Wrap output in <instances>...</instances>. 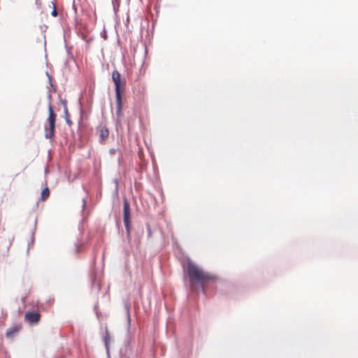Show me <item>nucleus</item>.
Returning <instances> with one entry per match:
<instances>
[{
    "mask_svg": "<svg viewBox=\"0 0 358 358\" xmlns=\"http://www.w3.org/2000/svg\"><path fill=\"white\" fill-rule=\"evenodd\" d=\"M82 201H83L82 208H83V210L86 206L87 199H86V198H83Z\"/></svg>",
    "mask_w": 358,
    "mask_h": 358,
    "instance_id": "20",
    "label": "nucleus"
},
{
    "mask_svg": "<svg viewBox=\"0 0 358 358\" xmlns=\"http://www.w3.org/2000/svg\"><path fill=\"white\" fill-rule=\"evenodd\" d=\"M134 231H135V237H136L135 241L137 242L138 244H139L140 238H141V237H142L143 236V234H144L143 225L140 224H138L136 227H135Z\"/></svg>",
    "mask_w": 358,
    "mask_h": 358,
    "instance_id": "7",
    "label": "nucleus"
},
{
    "mask_svg": "<svg viewBox=\"0 0 358 358\" xmlns=\"http://www.w3.org/2000/svg\"><path fill=\"white\" fill-rule=\"evenodd\" d=\"M48 98L49 99V102H50V99H51V94L50 93L48 94Z\"/></svg>",
    "mask_w": 358,
    "mask_h": 358,
    "instance_id": "23",
    "label": "nucleus"
},
{
    "mask_svg": "<svg viewBox=\"0 0 358 358\" xmlns=\"http://www.w3.org/2000/svg\"><path fill=\"white\" fill-rule=\"evenodd\" d=\"M146 227H147V230H148V236L150 237L151 236V234H152V231H151V229H150V227L148 224H146Z\"/></svg>",
    "mask_w": 358,
    "mask_h": 358,
    "instance_id": "19",
    "label": "nucleus"
},
{
    "mask_svg": "<svg viewBox=\"0 0 358 358\" xmlns=\"http://www.w3.org/2000/svg\"><path fill=\"white\" fill-rule=\"evenodd\" d=\"M65 120L68 125L71 126L72 124V121L69 119V114L68 113V116L65 115Z\"/></svg>",
    "mask_w": 358,
    "mask_h": 358,
    "instance_id": "17",
    "label": "nucleus"
},
{
    "mask_svg": "<svg viewBox=\"0 0 358 358\" xmlns=\"http://www.w3.org/2000/svg\"><path fill=\"white\" fill-rule=\"evenodd\" d=\"M112 80L115 85V101H116V115L117 117L122 115V100L123 94V87L125 85V80L121 79V74L117 69L112 72Z\"/></svg>",
    "mask_w": 358,
    "mask_h": 358,
    "instance_id": "2",
    "label": "nucleus"
},
{
    "mask_svg": "<svg viewBox=\"0 0 358 358\" xmlns=\"http://www.w3.org/2000/svg\"><path fill=\"white\" fill-rule=\"evenodd\" d=\"M110 340V336L109 332L106 329V335L103 337V342H104V345H105V348H106V354H107L108 358H110V348H109Z\"/></svg>",
    "mask_w": 358,
    "mask_h": 358,
    "instance_id": "8",
    "label": "nucleus"
},
{
    "mask_svg": "<svg viewBox=\"0 0 358 358\" xmlns=\"http://www.w3.org/2000/svg\"><path fill=\"white\" fill-rule=\"evenodd\" d=\"M187 271L189 281L197 284L203 294H206L205 284L209 281H215L217 279L214 275L203 273L190 260L187 262Z\"/></svg>",
    "mask_w": 358,
    "mask_h": 358,
    "instance_id": "1",
    "label": "nucleus"
},
{
    "mask_svg": "<svg viewBox=\"0 0 358 358\" xmlns=\"http://www.w3.org/2000/svg\"><path fill=\"white\" fill-rule=\"evenodd\" d=\"M123 222L125 227L127 238L129 241L131 240V209L128 200L126 198L123 199Z\"/></svg>",
    "mask_w": 358,
    "mask_h": 358,
    "instance_id": "4",
    "label": "nucleus"
},
{
    "mask_svg": "<svg viewBox=\"0 0 358 358\" xmlns=\"http://www.w3.org/2000/svg\"><path fill=\"white\" fill-rule=\"evenodd\" d=\"M114 181H115V182L116 184L115 190L117 191L118 190V182H117V180L115 179Z\"/></svg>",
    "mask_w": 358,
    "mask_h": 358,
    "instance_id": "22",
    "label": "nucleus"
},
{
    "mask_svg": "<svg viewBox=\"0 0 358 358\" xmlns=\"http://www.w3.org/2000/svg\"><path fill=\"white\" fill-rule=\"evenodd\" d=\"M93 279L94 280H93L92 285V289L96 293H98L99 292V290L101 289V285H100L99 282L96 280V277H94Z\"/></svg>",
    "mask_w": 358,
    "mask_h": 358,
    "instance_id": "12",
    "label": "nucleus"
},
{
    "mask_svg": "<svg viewBox=\"0 0 358 358\" xmlns=\"http://www.w3.org/2000/svg\"><path fill=\"white\" fill-rule=\"evenodd\" d=\"M47 76L48 77L49 83L51 87H53L52 76L49 74L48 72L46 73Z\"/></svg>",
    "mask_w": 358,
    "mask_h": 358,
    "instance_id": "18",
    "label": "nucleus"
},
{
    "mask_svg": "<svg viewBox=\"0 0 358 358\" xmlns=\"http://www.w3.org/2000/svg\"><path fill=\"white\" fill-rule=\"evenodd\" d=\"M52 5H53V10H52L51 12V15L52 17H57V15H58V13H57V10L56 9V6H55V3L54 2H52Z\"/></svg>",
    "mask_w": 358,
    "mask_h": 358,
    "instance_id": "15",
    "label": "nucleus"
},
{
    "mask_svg": "<svg viewBox=\"0 0 358 358\" xmlns=\"http://www.w3.org/2000/svg\"><path fill=\"white\" fill-rule=\"evenodd\" d=\"M127 327H128V329H127V337H128V340H127V343H129L130 341H131V335H130V327H131V317H130V315H129V307L127 306Z\"/></svg>",
    "mask_w": 358,
    "mask_h": 358,
    "instance_id": "10",
    "label": "nucleus"
},
{
    "mask_svg": "<svg viewBox=\"0 0 358 358\" xmlns=\"http://www.w3.org/2000/svg\"><path fill=\"white\" fill-rule=\"evenodd\" d=\"M50 195V190L48 187H45L41 192V199L42 201H45L49 197Z\"/></svg>",
    "mask_w": 358,
    "mask_h": 358,
    "instance_id": "11",
    "label": "nucleus"
},
{
    "mask_svg": "<svg viewBox=\"0 0 358 358\" xmlns=\"http://www.w3.org/2000/svg\"><path fill=\"white\" fill-rule=\"evenodd\" d=\"M80 245H76V251L78 252L79 251V248H80Z\"/></svg>",
    "mask_w": 358,
    "mask_h": 358,
    "instance_id": "24",
    "label": "nucleus"
},
{
    "mask_svg": "<svg viewBox=\"0 0 358 358\" xmlns=\"http://www.w3.org/2000/svg\"><path fill=\"white\" fill-rule=\"evenodd\" d=\"M103 36H105L104 37L105 38H107V36L106 35L105 36V34H103Z\"/></svg>",
    "mask_w": 358,
    "mask_h": 358,
    "instance_id": "26",
    "label": "nucleus"
},
{
    "mask_svg": "<svg viewBox=\"0 0 358 358\" xmlns=\"http://www.w3.org/2000/svg\"><path fill=\"white\" fill-rule=\"evenodd\" d=\"M116 150H117L116 149L111 148V149L109 150V153L110 155H114L115 153Z\"/></svg>",
    "mask_w": 358,
    "mask_h": 358,
    "instance_id": "21",
    "label": "nucleus"
},
{
    "mask_svg": "<svg viewBox=\"0 0 358 358\" xmlns=\"http://www.w3.org/2000/svg\"><path fill=\"white\" fill-rule=\"evenodd\" d=\"M127 358H129V357H127Z\"/></svg>",
    "mask_w": 358,
    "mask_h": 358,
    "instance_id": "27",
    "label": "nucleus"
},
{
    "mask_svg": "<svg viewBox=\"0 0 358 358\" xmlns=\"http://www.w3.org/2000/svg\"><path fill=\"white\" fill-rule=\"evenodd\" d=\"M56 117L51 102H48V117L46 120L48 126L46 124L44 125L45 138L47 139H52L55 135Z\"/></svg>",
    "mask_w": 358,
    "mask_h": 358,
    "instance_id": "3",
    "label": "nucleus"
},
{
    "mask_svg": "<svg viewBox=\"0 0 358 358\" xmlns=\"http://www.w3.org/2000/svg\"><path fill=\"white\" fill-rule=\"evenodd\" d=\"M103 36H105L104 37L105 38H107V36L106 35L105 36V34H103Z\"/></svg>",
    "mask_w": 358,
    "mask_h": 358,
    "instance_id": "25",
    "label": "nucleus"
},
{
    "mask_svg": "<svg viewBox=\"0 0 358 358\" xmlns=\"http://www.w3.org/2000/svg\"><path fill=\"white\" fill-rule=\"evenodd\" d=\"M34 231H32V234H31V238L30 240V241L28 243V248H27V252H29V247L31 244L34 243Z\"/></svg>",
    "mask_w": 358,
    "mask_h": 358,
    "instance_id": "16",
    "label": "nucleus"
},
{
    "mask_svg": "<svg viewBox=\"0 0 358 358\" xmlns=\"http://www.w3.org/2000/svg\"><path fill=\"white\" fill-rule=\"evenodd\" d=\"M112 3L113 6V9H114L115 12H116L117 10V8L120 6V0H112Z\"/></svg>",
    "mask_w": 358,
    "mask_h": 358,
    "instance_id": "14",
    "label": "nucleus"
},
{
    "mask_svg": "<svg viewBox=\"0 0 358 358\" xmlns=\"http://www.w3.org/2000/svg\"><path fill=\"white\" fill-rule=\"evenodd\" d=\"M41 319V314L38 311H27L24 315V320L29 324H37Z\"/></svg>",
    "mask_w": 358,
    "mask_h": 358,
    "instance_id": "5",
    "label": "nucleus"
},
{
    "mask_svg": "<svg viewBox=\"0 0 358 358\" xmlns=\"http://www.w3.org/2000/svg\"><path fill=\"white\" fill-rule=\"evenodd\" d=\"M109 135V130L107 127H101L99 131V142L103 143Z\"/></svg>",
    "mask_w": 358,
    "mask_h": 358,
    "instance_id": "9",
    "label": "nucleus"
},
{
    "mask_svg": "<svg viewBox=\"0 0 358 358\" xmlns=\"http://www.w3.org/2000/svg\"><path fill=\"white\" fill-rule=\"evenodd\" d=\"M60 102H61V103L62 104V106L64 107V115L68 116L67 101L66 99H61Z\"/></svg>",
    "mask_w": 358,
    "mask_h": 358,
    "instance_id": "13",
    "label": "nucleus"
},
{
    "mask_svg": "<svg viewBox=\"0 0 358 358\" xmlns=\"http://www.w3.org/2000/svg\"><path fill=\"white\" fill-rule=\"evenodd\" d=\"M21 329V326L20 325H14L13 327H11L10 328H8L6 331V336L7 338H12L15 334H16L17 333H18L20 331V330Z\"/></svg>",
    "mask_w": 358,
    "mask_h": 358,
    "instance_id": "6",
    "label": "nucleus"
}]
</instances>
